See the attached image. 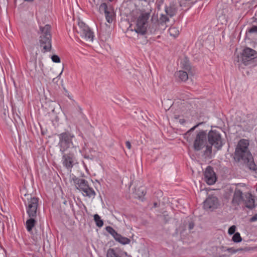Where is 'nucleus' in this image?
<instances>
[{"label": "nucleus", "instance_id": "nucleus-13", "mask_svg": "<svg viewBox=\"0 0 257 257\" xmlns=\"http://www.w3.org/2000/svg\"><path fill=\"white\" fill-rule=\"evenodd\" d=\"M204 180L208 185L214 184L216 181V176L212 167L208 166L204 172Z\"/></svg>", "mask_w": 257, "mask_h": 257}, {"label": "nucleus", "instance_id": "nucleus-43", "mask_svg": "<svg viewBox=\"0 0 257 257\" xmlns=\"http://www.w3.org/2000/svg\"><path fill=\"white\" fill-rule=\"evenodd\" d=\"M78 110H79L80 113L83 115V114L82 113V109L80 106H78Z\"/></svg>", "mask_w": 257, "mask_h": 257}, {"label": "nucleus", "instance_id": "nucleus-35", "mask_svg": "<svg viewBox=\"0 0 257 257\" xmlns=\"http://www.w3.org/2000/svg\"><path fill=\"white\" fill-rule=\"evenodd\" d=\"M227 251L231 254H233L237 252V250H235L234 247H228L226 248Z\"/></svg>", "mask_w": 257, "mask_h": 257}, {"label": "nucleus", "instance_id": "nucleus-24", "mask_svg": "<svg viewBox=\"0 0 257 257\" xmlns=\"http://www.w3.org/2000/svg\"><path fill=\"white\" fill-rule=\"evenodd\" d=\"M135 193L137 197L140 199L146 195V191L144 187L141 186L136 189Z\"/></svg>", "mask_w": 257, "mask_h": 257}, {"label": "nucleus", "instance_id": "nucleus-33", "mask_svg": "<svg viewBox=\"0 0 257 257\" xmlns=\"http://www.w3.org/2000/svg\"><path fill=\"white\" fill-rule=\"evenodd\" d=\"M235 229H236V227L235 225H232L231 226H230L229 229H228V233L230 235H231V234H234L235 232Z\"/></svg>", "mask_w": 257, "mask_h": 257}, {"label": "nucleus", "instance_id": "nucleus-37", "mask_svg": "<svg viewBox=\"0 0 257 257\" xmlns=\"http://www.w3.org/2000/svg\"><path fill=\"white\" fill-rule=\"evenodd\" d=\"M249 220L251 222L256 221L257 220V214H255L252 217H251Z\"/></svg>", "mask_w": 257, "mask_h": 257}, {"label": "nucleus", "instance_id": "nucleus-23", "mask_svg": "<svg viewBox=\"0 0 257 257\" xmlns=\"http://www.w3.org/2000/svg\"><path fill=\"white\" fill-rule=\"evenodd\" d=\"M115 240L123 245L129 244L131 242V240L129 238L122 236L120 234L118 235V236L116 237Z\"/></svg>", "mask_w": 257, "mask_h": 257}, {"label": "nucleus", "instance_id": "nucleus-44", "mask_svg": "<svg viewBox=\"0 0 257 257\" xmlns=\"http://www.w3.org/2000/svg\"><path fill=\"white\" fill-rule=\"evenodd\" d=\"M235 250H237V252H238V251H240L245 250V249H243L242 248H238L235 249ZM245 250H246V249H245Z\"/></svg>", "mask_w": 257, "mask_h": 257}, {"label": "nucleus", "instance_id": "nucleus-5", "mask_svg": "<svg viewBox=\"0 0 257 257\" xmlns=\"http://www.w3.org/2000/svg\"><path fill=\"white\" fill-rule=\"evenodd\" d=\"M150 17V12H142L138 17L134 31L138 35L144 36L147 34Z\"/></svg>", "mask_w": 257, "mask_h": 257}, {"label": "nucleus", "instance_id": "nucleus-36", "mask_svg": "<svg viewBox=\"0 0 257 257\" xmlns=\"http://www.w3.org/2000/svg\"><path fill=\"white\" fill-rule=\"evenodd\" d=\"M140 2H143L145 3L150 5L151 3H153L154 2L155 0H138Z\"/></svg>", "mask_w": 257, "mask_h": 257}, {"label": "nucleus", "instance_id": "nucleus-22", "mask_svg": "<svg viewBox=\"0 0 257 257\" xmlns=\"http://www.w3.org/2000/svg\"><path fill=\"white\" fill-rule=\"evenodd\" d=\"M202 122H200L195 125V126L191 127L189 130H188L184 135V138L185 139L187 140V142H190L191 141V138L190 137L191 133L194 131L196 128H197L199 125L202 124Z\"/></svg>", "mask_w": 257, "mask_h": 257}, {"label": "nucleus", "instance_id": "nucleus-48", "mask_svg": "<svg viewBox=\"0 0 257 257\" xmlns=\"http://www.w3.org/2000/svg\"><path fill=\"white\" fill-rule=\"evenodd\" d=\"M62 70H63V69ZM62 72H63V70H62V71H61V73H60L59 76H60V75L62 73Z\"/></svg>", "mask_w": 257, "mask_h": 257}, {"label": "nucleus", "instance_id": "nucleus-38", "mask_svg": "<svg viewBox=\"0 0 257 257\" xmlns=\"http://www.w3.org/2000/svg\"><path fill=\"white\" fill-rule=\"evenodd\" d=\"M194 226V224L193 222H189V225H188L189 229H190V230L192 229L193 228Z\"/></svg>", "mask_w": 257, "mask_h": 257}, {"label": "nucleus", "instance_id": "nucleus-45", "mask_svg": "<svg viewBox=\"0 0 257 257\" xmlns=\"http://www.w3.org/2000/svg\"><path fill=\"white\" fill-rule=\"evenodd\" d=\"M24 1H26V2H32L34 0H24Z\"/></svg>", "mask_w": 257, "mask_h": 257}, {"label": "nucleus", "instance_id": "nucleus-2", "mask_svg": "<svg viewBox=\"0 0 257 257\" xmlns=\"http://www.w3.org/2000/svg\"><path fill=\"white\" fill-rule=\"evenodd\" d=\"M207 138L209 145L206 146L204 151L205 155H209L212 153V146L218 150H220L223 146L222 139L220 133L216 130L210 131L207 134Z\"/></svg>", "mask_w": 257, "mask_h": 257}, {"label": "nucleus", "instance_id": "nucleus-11", "mask_svg": "<svg viewBox=\"0 0 257 257\" xmlns=\"http://www.w3.org/2000/svg\"><path fill=\"white\" fill-rule=\"evenodd\" d=\"M99 11L101 13H104L106 20L108 23H111L112 22L114 10L110 4L107 5L105 3H102L99 6Z\"/></svg>", "mask_w": 257, "mask_h": 257}, {"label": "nucleus", "instance_id": "nucleus-21", "mask_svg": "<svg viewBox=\"0 0 257 257\" xmlns=\"http://www.w3.org/2000/svg\"><path fill=\"white\" fill-rule=\"evenodd\" d=\"M169 21V18L164 14H161L158 19V23L162 26V28L165 30L167 28L166 23Z\"/></svg>", "mask_w": 257, "mask_h": 257}, {"label": "nucleus", "instance_id": "nucleus-30", "mask_svg": "<svg viewBox=\"0 0 257 257\" xmlns=\"http://www.w3.org/2000/svg\"><path fill=\"white\" fill-rule=\"evenodd\" d=\"M232 240L234 242H239L241 241L242 238L240 233L239 232H235L232 236Z\"/></svg>", "mask_w": 257, "mask_h": 257}, {"label": "nucleus", "instance_id": "nucleus-51", "mask_svg": "<svg viewBox=\"0 0 257 257\" xmlns=\"http://www.w3.org/2000/svg\"><path fill=\"white\" fill-rule=\"evenodd\" d=\"M180 121H181V122H183V121H184V120H180Z\"/></svg>", "mask_w": 257, "mask_h": 257}, {"label": "nucleus", "instance_id": "nucleus-41", "mask_svg": "<svg viewBox=\"0 0 257 257\" xmlns=\"http://www.w3.org/2000/svg\"><path fill=\"white\" fill-rule=\"evenodd\" d=\"M164 1L165 0H157V3L158 5L160 6L163 4Z\"/></svg>", "mask_w": 257, "mask_h": 257}, {"label": "nucleus", "instance_id": "nucleus-4", "mask_svg": "<svg viewBox=\"0 0 257 257\" xmlns=\"http://www.w3.org/2000/svg\"><path fill=\"white\" fill-rule=\"evenodd\" d=\"M59 138L58 146L61 153H64L69 148L74 150L72 140L75 138L74 135L68 131L63 132L58 135Z\"/></svg>", "mask_w": 257, "mask_h": 257}, {"label": "nucleus", "instance_id": "nucleus-15", "mask_svg": "<svg viewBox=\"0 0 257 257\" xmlns=\"http://www.w3.org/2000/svg\"><path fill=\"white\" fill-rule=\"evenodd\" d=\"M218 205V199L215 197L207 198L204 201L203 207L205 210H213L217 208Z\"/></svg>", "mask_w": 257, "mask_h": 257}, {"label": "nucleus", "instance_id": "nucleus-8", "mask_svg": "<svg viewBox=\"0 0 257 257\" xmlns=\"http://www.w3.org/2000/svg\"><path fill=\"white\" fill-rule=\"evenodd\" d=\"M77 153V147L75 146L74 150H71L67 153H62V164L63 166L67 169L72 168L74 164L77 163L76 158Z\"/></svg>", "mask_w": 257, "mask_h": 257}, {"label": "nucleus", "instance_id": "nucleus-25", "mask_svg": "<svg viewBox=\"0 0 257 257\" xmlns=\"http://www.w3.org/2000/svg\"><path fill=\"white\" fill-rule=\"evenodd\" d=\"M165 12L167 15L172 17L175 15L176 13V10L173 6L166 7Z\"/></svg>", "mask_w": 257, "mask_h": 257}, {"label": "nucleus", "instance_id": "nucleus-53", "mask_svg": "<svg viewBox=\"0 0 257 257\" xmlns=\"http://www.w3.org/2000/svg\"><path fill=\"white\" fill-rule=\"evenodd\" d=\"M160 36H158L157 37V38H160Z\"/></svg>", "mask_w": 257, "mask_h": 257}, {"label": "nucleus", "instance_id": "nucleus-32", "mask_svg": "<svg viewBox=\"0 0 257 257\" xmlns=\"http://www.w3.org/2000/svg\"><path fill=\"white\" fill-rule=\"evenodd\" d=\"M52 60L53 62L55 63H59L60 62V57L57 55H53L51 57Z\"/></svg>", "mask_w": 257, "mask_h": 257}, {"label": "nucleus", "instance_id": "nucleus-6", "mask_svg": "<svg viewBox=\"0 0 257 257\" xmlns=\"http://www.w3.org/2000/svg\"><path fill=\"white\" fill-rule=\"evenodd\" d=\"M73 181L75 184L76 188L80 191L82 192L84 196L89 198H94L96 195V193L91 187H89L88 182L87 180L82 178H79L75 177L73 178Z\"/></svg>", "mask_w": 257, "mask_h": 257}, {"label": "nucleus", "instance_id": "nucleus-40", "mask_svg": "<svg viewBox=\"0 0 257 257\" xmlns=\"http://www.w3.org/2000/svg\"><path fill=\"white\" fill-rule=\"evenodd\" d=\"M183 68L185 70H189L190 69V66L189 64H186L185 65H184Z\"/></svg>", "mask_w": 257, "mask_h": 257}, {"label": "nucleus", "instance_id": "nucleus-28", "mask_svg": "<svg viewBox=\"0 0 257 257\" xmlns=\"http://www.w3.org/2000/svg\"><path fill=\"white\" fill-rule=\"evenodd\" d=\"M94 220L97 226L101 227L103 226V221L98 214H96L94 215Z\"/></svg>", "mask_w": 257, "mask_h": 257}, {"label": "nucleus", "instance_id": "nucleus-1", "mask_svg": "<svg viewBox=\"0 0 257 257\" xmlns=\"http://www.w3.org/2000/svg\"><path fill=\"white\" fill-rule=\"evenodd\" d=\"M249 141L246 139H241L236 146L234 159L235 161L246 165L250 170H256V165L249 149Z\"/></svg>", "mask_w": 257, "mask_h": 257}, {"label": "nucleus", "instance_id": "nucleus-3", "mask_svg": "<svg viewBox=\"0 0 257 257\" xmlns=\"http://www.w3.org/2000/svg\"><path fill=\"white\" fill-rule=\"evenodd\" d=\"M40 30L41 35L40 37L39 42L41 47L43 49L42 51L43 53L50 51L51 49V34L50 33L51 26L46 25L44 27H40Z\"/></svg>", "mask_w": 257, "mask_h": 257}, {"label": "nucleus", "instance_id": "nucleus-12", "mask_svg": "<svg viewBox=\"0 0 257 257\" xmlns=\"http://www.w3.org/2000/svg\"><path fill=\"white\" fill-rule=\"evenodd\" d=\"M162 26L158 23V19L157 18L152 17L151 23L148 25L147 32L151 34H155L157 33L161 34L164 30L162 28Z\"/></svg>", "mask_w": 257, "mask_h": 257}, {"label": "nucleus", "instance_id": "nucleus-29", "mask_svg": "<svg viewBox=\"0 0 257 257\" xmlns=\"http://www.w3.org/2000/svg\"><path fill=\"white\" fill-rule=\"evenodd\" d=\"M106 257H121L116 252L113 248H109L107 251Z\"/></svg>", "mask_w": 257, "mask_h": 257}, {"label": "nucleus", "instance_id": "nucleus-54", "mask_svg": "<svg viewBox=\"0 0 257 257\" xmlns=\"http://www.w3.org/2000/svg\"><path fill=\"white\" fill-rule=\"evenodd\" d=\"M110 2H112L113 1V0H109Z\"/></svg>", "mask_w": 257, "mask_h": 257}, {"label": "nucleus", "instance_id": "nucleus-9", "mask_svg": "<svg viewBox=\"0 0 257 257\" xmlns=\"http://www.w3.org/2000/svg\"><path fill=\"white\" fill-rule=\"evenodd\" d=\"M207 145V133L205 131H200L194 139L193 149L195 151H199Z\"/></svg>", "mask_w": 257, "mask_h": 257}, {"label": "nucleus", "instance_id": "nucleus-42", "mask_svg": "<svg viewBox=\"0 0 257 257\" xmlns=\"http://www.w3.org/2000/svg\"><path fill=\"white\" fill-rule=\"evenodd\" d=\"M226 248H227V247L223 246H221L220 247V249H221L222 251H224V252L227 251Z\"/></svg>", "mask_w": 257, "mask_h": 257}, {"label": "nucleus", "instance_id": "nucleus-31", "mask_svg": "<svg viewBox=\"0 0 257 257\" xmlns=\"http://www.w3.org/2000/svg\"><path fill=\"white\" fill-rule=\"evenodd\" d=\"M82 155L86 159L93 160L94 158V156L93 155L88 154L86 150L84 152Z\"/></svg>", "mask_w": 257, "mask_h": 257}, {"label": "nucleus", "instance_id": "nucleus-34", "mask_svg": "<svg viewBox=\"0 0 257 257\" xmlns=\"http://www.w3.org/2000/svg\"><path fill=\"white\" fill-rule=\"evenodd\" d=\"M249 33H256L257 34V26H253L248 30Z\"/></svg>", "mask_w": 257, "mask_h": 257}, {"label": "nucleus", "instance_id": "nucleus-52", "mask_svg": "<svg viewBox=\"0 0 257 257\" xmlns=\"http://www.w3.org/2000/svg\"><path fill=\"white\" fill-rule=\"evenodd\" d=\"M154 205H155V206H156V205H157V203H155L154 204Z\"/></svg>", "mask_w": 257, "mask_h": 257}, {"label": "nucleus", "instance_id": "nucleus-10", "mask_svg": "<svg viewBox=\"0 0 257 257\" xmlns=\"http://www.w3.org/2000/svg\"><path fill=\"white\" fill-rule=\"evenodd\" d=\"M78 29L77 32L80 34L82 38H84L86 41H92L94 34L90 28L82 21L78 22Z\"/></svg>", "mask_w": 257, "mask_h": 257}, {"label": "nucleus", "instance_id": "nucleus-49", "mask_svg": "<svg viewBox=\"0 0 257 257\" xmlns=\"http://www.w3.org/2000/svg\"><path fill=\"white\" fill-rule=\"evenodd\" d=\"M180 121H181V122H183V121H184V120H180Z\"/></svg>", "mask_w": 257, "mask_h": 257}, {"label": "nucleus", "instance_id": "nucleus-39", "mask_svg": "<svg viewBox=\"0 0 257 257\" xmlns=\"http://www.w3.org/2000/svg\"><path fill=\"white\" fill-rule=\"evenodd\" d=\"M125 145L128 149H131V147H132L131 144L129 141H126L125 142Z\"/></svg>", "mask_w": 257, "mask_h": 257}, {"label": "nucleus", "instance_id": "nucleus-26", "mask_svg": "<svg viewBox=\"0 0 257 257\" xmlns=\"http://www.w3.org/2000/svg\"><path fill=\"white\" fill-rule=\"evenodd\" d=\"M170 35L175 38L177 37L179 34V31L178 28L175 27H171L169 30Z\"/></svg>", "mask_w": 257, "mask_h": 257}, {"label": "nucleus", "instance_id": "nucleus-14", "mask_svg": "<svg viewBox=\"0 0 257 257\" xmlns=\"http://www.w3.org/2000/svg\"><path fill=\"white\" fill-rule=\"evenodd\" d=\"M242 202L243 203L246 208L250 209L255 207L254 198L250 193L246 192L243 194Z\"/></svg>", "mask_w": 257, "mask_h": 257}, {"label": "nucleus", "instance_id": "nucleus-47", "mask_svg": "<svg viewBox=\"0 0 257 257\" xmlns=\"http://www.w3.org/2000/svg\"><path fill=\"white\" fill-rule=\"evenodd\" d=\"M151 39L153 40V41H155L156 40L155 38H151Z\"/></svg>", "mask_w": 257, "mask_h": 257}, {"label": "nucleus", "instance_id": "nucleus-20", "mask_svg": "<svg viewBox=\"0 0 257 257\" xmlns=\"http://www.w3.org/2000/svg\"><path fill=\"white\" fill-rule=\"evenodd\" d=\"M26 212L29 217H37V213L39 211L38 207H26Z\"/></svg>", "mask_w": 257, "mask_h": 257}, {"label": "nucleus", "instance_id": "nucleus-50", "mask_svg": "<svg viewBox=\"0 0 257 257\" xmlns=\"http://www.w3.org/2000/svg\"><path fill=\"white\" fill-rule=\"evenodd\" d=\"M180 121H181V122H183V121H184V120H180Z\"/></svg>", "mask_w": 257, "mask_h": 257}, {"label": "nucleus", "instance_id": "nucleus-18", "mask_svg": "<svg viewBox=\"0 0 257 257\" xmlns=\"http://www.w3.org/2000/svg\"><path fill=\"white\" fill-rule=\"evenodd\" d=\"M28 219L26 222V226L27 230L30 232L32 230L33 228L37 222V217H29Z\"/></svg>", "mask_w": 257, "mask_h": 257}, {"label": "nucleus", "instance_id": "nucleus-17", "mask_svg": "<svg viewBox=\"0 0 257 257\" xmlns=\"http://www.w3.org/2000/svg\"><path fill=\"white\" fill-rule=\"evenodd\" d=\"M26 207H38L39 198L36 197H33L32 195H28L27 201H25Z\"/></svg>", "mask_w": 257, "mask_h": 257}, {"label": "nucleus", "instance_id": "nucleus-19", "mask_svg": "<svg viewBox=\"0 0 257 257\" xmlns=\"http://www.w3.org/2000/svg\"><path fill=\"white\" fill-rule=\"evenodd\" d=\"M175 77L177 78L178 81L185 82L188 79V73L184 71H178L175 74Z\"/></svg>", "mask_w": 257, "mask_h": 257}, {"label": "nucleus", "instance_id": "nucleus-27", "mask_svg": "<svg viewBox=\"0 0 257 257\" xmlns=\"http://www.w3.org/2000/svg\"><path fill=\"white\" fill-rule=\"evenodd\" d=\"M106 230L115 239L118 235L119 234L111 226H108L105 228Z\"/></svg>", "mask_w": 257, "mask_h": 257}, {"label": "nucleus", "instance_id": "nucleus-16", "mask_svg": "<svg viewBox=\"0 0 257 257\" xmlns=\"http://www.w3.org/2000/svg\"><path fill=\"white\" fill-rule=\"evenodd\" d=\"M243 194L240 189L235 188L231 200V204L233 206H237L242 202Z\"/></svg>", "mask_w": 257, "mask_h": 257}, {"label": "nucleus", "instance_id": "nucleus-7", "mask_svg": "<svg viewBox=\"0 0 257 257\" xmlns=\"http://www.w3.org/2000/svg\"><path fill=\"white\" fill-rule=\"evenodd\" d=\"M241 62L244 65L246 66L249 64H253L255 59L257 58V52L254 50L248 47L245 48L241 53Z\"/></svg>", "mask_w": 257, "mask_h": 257}, {"label": "nucleus", "instance_id": "nucleus-46", "mask_svg": "<svg viewBox=\"0 0 257 257\" xmlns=\"http://www.w3.org/2000/svg\"><path fill=\"white\" fill-rule=\"evenodd\" d=\"M239 61H240L239 57V56H237V62L239 63Z\"/></svg>", "mask_w": 257, "mask_h": 257}]
</instances>
